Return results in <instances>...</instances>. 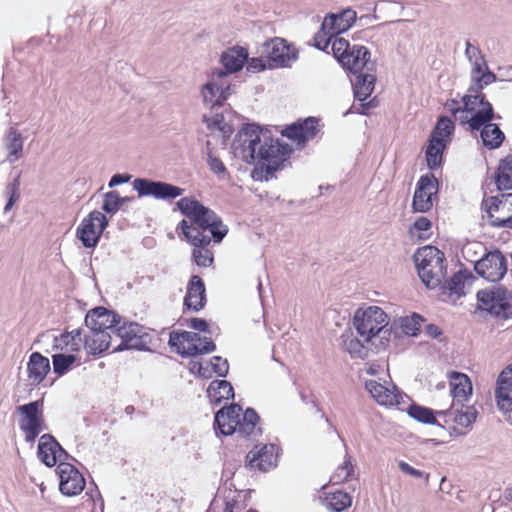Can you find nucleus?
Instances as JSON below:
<instances>
[{"label": "nucleus", "instance_id": "8", "mask_svg": "<svg viewBox=\"0 0 512 512\" xmlns=\"http://www.w3.org/2000/svg\"><path fill=\"white\" fill-rule=\"evenodd\" d=\"M20 415L19 427L25 434V441L34 443L39 434L47 430L44 418V401L38 399L16 407Z\"/></svg>", "mask_w": 512, "mask_h": 512}, {"label": "nucleus", "instance_id": "29", "mask_svg": "<svg viewBox=\"0 0 512 512\" xmlns=\"http://www.w3.org/2000/svg\"><path fill=\"white\" fill-rule=\"evenodd\" d=\"M177 230H181L185 239L193 245L194 249H205L211 242L212 237L203 234L198 226L189 224L185 219L181 220L177 226Z\"/></svg>", "mask_w": 512, "mask_h": 512}, {"label": "nucleus", "instance_id": "62", "mask_svg": "<svg viewBox=\"0 0 512 512\" xmlns=\"http://www.w3.org/2000/svg\"><path fill=\"white\" fill-rule=\"evenodd\" d=\"M232 74L231 72H228V70L226 68H213L209 73H208V81H218L220 83H223L224 82V79L228 76Z\"/></svg>", "mask_w": 512, "mask_h": 512}, {"label": "nucleus", "instance_id": "39", "mask_svg": "<svg viewBox=\"0 0 512 512\" xmlns=\"http://www.w3.org/2000/svg\"><path fill=\"white\" fill-rule=\"evenodd\" d=\"M423 321V316L418 313H413L411 316H406L399 319L398 329H400L401 333L405 335L417 336L420 332L421 323Z\"/></svg>", "mask_w": 512, "mask_h": 512}, {"label": "nucleus", "instance_id": "64", "mask_svg": "<svg viewBox=\"0 0 512 512\" xmlns=\"http://www.w3.org/2000/svg\"><path fill=\"white\" fill-rule=\"evenodd\" d=\"M131 178L132 176L128 173H116L110 178L108 186L110 188L116 187L118 185L129 182Z\"/></svg>", "mask_w": 512, "mask_h": 512}, {"label": "nucleus", "instance_id": "22", "mask_svg": "<svg viewBox=\"0 0 512 512\" xmlns=\"http://www.w3.org/2000/svg\"><path fill=\"white\" fill-rule=\"evenodd\" d=\"M50 369L49 359L43 356L40 352H33L29 356L27 372L32 385L37 386L42 383L50 372Z\"/></svg>", "mask_w": 512, "mask_h": 512}, {"label": "nucleus", "instance_id": "21", "mask_svg": "<svg viewBox=\"0 0 512 512\" xmlns=\"http://www.w3.org/2000/svg\"><path fill=\"white\" fill-rule=\"evenodd\" d=\"M260 421V417L255 409L248 407L242 415V418L235 422L233 428L235 429V433H237L242 438H250L251 436L261 435L262 428L257 427Z\"/></svg>", "mask_w": 512, "mask_h": 512}, {"label": "nucleus", "instance_id": "14", "mask_svg": "<svg viewBox=\"0 0 512 512\" xmlns=\"http://www.w3.org/2000/svg\"><path fill=\"white\" fill-rule=\"evenodd\" d=\"M56 472L59 475V490L65 496H76L85 488V478L72 464L60 462Z\"/></svg>", "mask_w": 512, "mask_h": 512}, {"label": "nucleus", "instance_id": "40", "mask_svg": "<svg viewBox=\"0 0 512 512\" xmlns=\"http://www.w3.org/2000/svg\"><path fill=\"white\" fill-rule=\"evenodd\" d=\"M77 361L75 354L57 353L52 355L53 372L61 377L65 375Z\"/></svg>", "mask_w": 512, "mask_h": 512}, {"label": "nucleus", "instance_id": "30", "mask_svg": "<svg viewBox=\"0 0 512 512\" xmlns=\"http://www.w3.org/2000/svg\"><path fill=\"white\" fill-rule=\"evenodd\" d=\"M210 403L220 405L224 400L234 399V389L227 380H213L207 388Z\"/></svg>", "mask_w": 512, "mask_h": 512}, {"label": "nucleus", "instance_id": "27", "mask_svg": "<svg viewBox=\"0 0 512 512\" xmlns=\"http://www.w3.org/2000/svg\"><path fill=\"white\" fill-rule=\"evenodd\" d=\"M203 105L211 110L218 109L225 104V96L221 94V83L207 81L200 88Z\"/></svg>", "mask_w": 512, "mask_h": 512}, {"label": "nucleus", "instance_id": "16", "mask_svg": "<svg viewBox=\"0 0 512 512\" xmlns=\"http://www.w3.org/2000/svg\"><path fill=\"white\" fill-rule=\"evenodd\" d=\"M242 407L237 403H232L228 406L220 408L214 415V430L216 434L223 436H230L235 433L233 425L238 422Z\"/></svg>", "mask_w": 512, "mask_h": 512}, {"label": "nucleus", "instance_id": "6", "mask_svg": "<svg viewBox=\"0 0 512 512\" xmlns=\"http://www.w3.org/2000/svg\"><path fill=\"white\" fill-rule=\"evenodd\" d=\"M388 323V315L378 306L358 308L353 316V326L357 334L371 345H375L373 339L380 333L390 334L392 332L394 328H387Z\"/></svg>", "mask_w": 512, "mask_h": 512}, {"label": "nucleus", "instance_id": "20", "mask_svg": "<svg viewBox=\"0 0 512 512\" xmlns=\"http://www.w3.org/2000/svg\"><path fill=\"white\" fill-rule=\"evenodd\" d=\"M356 19V12L351 8H346L339 13H328L322 23H327V28L338 37L339 34L350 29Z\"/></svg>", "mask_w": 512, "mask_h": 512}, {"label": "nucleus", "instance_id": "19", "mask_svg": "<svg viewBox=\"0 0 512 512\" xmlns=\"http://www.w3.org/2000/svg\"><path fill=\"white\" fill-rule=\"evenodd\" d=\"M450 386L453 406H462L472 395V383L470 378L461 372L452 371L450 374Z\"/></svg>", "mask_w": 512, "mask_h": 512}, {"label": "nucleus", "instance_id": "37", "mask_svg": "<svg viewBox=\"0 0 512 512\" xmlns=\"http://www.w3.org/2000/svg\"><path fill=\"white\" fill-rule=\"evenodd\" d=\"M460 125H468V129L471 132L478 131L479 128L486 123V112L483 111H471L469 113H458L454 116Z\"/></svg>", "mask_w": 512, "mask_h": 512}, {"label": "nucleus", "instance_id": "52", "mask_svg": "<svg viewBox=\"0 0 512 512\" xmlns=\"http://www.w3.org/2000/svg\"><path fill=\"white\" fill-rule=\"evenodd\" d=\"M212 371L218 377H226L229 372V363L227 359H223L221 356H213L210 360Z\"/></svg>", "mask_w": 512, "mask_h": 512}, {"label": "nucleus", "instance_id": "44", "mask_svg": "<svg viewBox=\"0 0 512 512\" xmlns=\"http://www.w3.org/2000/svg\"><path fill=\"white\" fill-rule=\"evenodd\" d=\"M337 38L328 28L327 23H322L320 29L314 36V46L323 52L329 53L328 48L334 39Z\"/></svg>", "mask_w": 512, "mask_h": 512}, {"label": "nucleus", "instance_id": "3", "mask_svg": "<svg viewBox=\"0 0 512 512\" xmlns=\"http://www.w3.org/2000/svg\"><path fill=\"white\" fill-rule=\"evenodd\" d=\"M176 208L202 231L209 230L215 243H220L228 233V227L209 207L194 197H183L176 202Z\"/></svg>", "mask_w": 512, "mask_h": 512}, {"label": "nucleus", "instance_id": "32", "mask_svg": "<svg viewBox=\"0 0 512 512\" xmlns=\"http://www.w3.org/2000/svg\"><path fill=\"white\" fill-rule=\"evenodd\" d=\"M448 145L447 139H431L428 140V146L425 151L427 166L430 170H437L442 166L443 153Z\"/></svg>", "mask_w": 512, "mask_h": 512}, {"label": "nucleus", "instance_id": "53", "mask_svg": "<svg viewBox=\"0 0 512 512\" xmlns=\"http://www.w3.org/2000/svg\"><path fill=\"white\" fill-rule=\"evenodd\" d=\"M245 63L247 64V71L252 73L262 72L268 68V61L263 55L261 57H248Z\"/></svg>", "mask_w": 512, "mask_h": 512}, {"label": "nucleus", "instance_id": "9", "mask_svg": "<svg viewBox=\"0 0 512 512\" xmlns=\"http://www.w3.org/2000/svg\"><path fill=\"white\" fill-rule=\"evenodd\" d=\"M261 54L268 61L269 69L290 67L298 59L299 51L287 40L274 37L262 44Z\"/></svg>", "mask_w": 512, "mask_h": 512}, {"label": "nucleus", "instance_id": "51", "mask_svg": "<svg viewBox=\"0 0 512 512\" xmlns=\"http://www.w3.org/2000/svg\"><path fill=\"white\" fill-rule=\"evenodd\" d=\"M81 332L82 330L80 328L74 329L71 332H65L60 335V337L54 338V349H63L62 343L64 346H68L71 341H75L76 339H79L81 341Z\"/></svg>", "mask_w": 512, "mask_h": 512}, {"label": "nucleus", "instance_id": "36", "mask_svg": "<svg viewBox=\"0 0 512 512\" xmlns=\"http://www.w3.org/2000/svg\"><path fill=\"white\" fill-rule=\"evenodd\" d=\"M407 412L411 418H413L414 420H416L420 423L428 424V425H437V426L442 427L435 417L436 415H439L437 413L438 411L435 412L431 408L421 406L416 403H412L408 407Z\"/></svg>", "mask_w": 512, "mask_h": 512}, {"label": "nucleus", "instance_id": "1", "mask_svg": "<svg viewBox=\"0 0 512 512\" xmlns=\"http://www.w3.org/2000/svg\"><path fill=\"white\" fill-rule=\"evenodd\" d=\"M235 141L240 143L247 163L258 160L260 166L252 172L256 180L265 178L268 181L277 170L284 168V163L293 153L288 143L274 139L269 129L257 123L244 124L236 134Z\"/></svg>", "mask_w": 512, "mask_h": 512}, {"label": "nucleus", "instance_id": "45", "mask_svg": "<svg viewBox=\"0 0 512 512\" xmlns=\"http://www.w3.org/2000/svg\"><path fill=\"white\" fill-rule=\"evenodd\" d=\"M20 174H18L11 182H9L6 187H5V191H4V194L5 196L7 197V202H6V205L4 207V212L7 213L9 212L13 206L15 205V203L19 200L20 198Z\"/></svg>", "mask_w": 512, "mask_h": 512}, {"label": "nucleus", "instance_id": "58", "mask_svg": "<svg viewBox=\"0 0 512 512\" xmlns=\"http://www.w3.org/2000/svg\"><path fill=\"white\" fill-rule=\"evenodd\" d=\"M202 121L206 124L207 128L217 129L219 130L222 124L225 122L224 116L222 113H216L212 118H209L206 115H203Z\"/></svg>", "mask_w": 512, "mask_h": 512}, {"label": "nucleus", "instance_id": "38", "mask_svg": "<svg viewBox=\"0 0 512 512\" xmlns=\"http://www.w3.org/2000/svg\"><path fill=\"white\" fill-rule=\"evenodd\" d=\"M454 122L446 115H440L437 119L436 125L433 128L429 138L431 139H447L450 142V137L454 133Z\"/></svg>", "mask_w": 512, "mask_h": 512}, {"label": "nucleus", "instance_id": "33", "mask_svg": "<svg viewBox=\"0 0 512 512\" xmlns=\"http://www.w3.org/2000/svg\"><path fill=\"white\" fill-rule=\"evenodd\" d=\"M376 83L375 75L371 73H357L355 81L352 82L353 94L355 99L360 102L365 101L373 93Z\"/></svg>", "mask_w": 512, "mask_h": 512}, {"label": "nucleus", "instance_id": "25", "mask_svg": "<svg viewBox=\"0 0 512 512\" xmlns=\"http://www.w3.org/2000/svg\"><path fill=\"white\" fill-rule=\"evenodd\" d=\"M59 442L49 433L43 434L38 443L37 456L47 467H53L57 463V447Z\"/></svg>", "mask_w": 512, "mask_h": 512}, {"label": "nucleus", "instance_id": "26", "mask_svg": "<svg viewBox=\"0 0 512 512\" xmlns=\"http://www.w3.org/2000/svg\"><path fill=\"white\" fill-rule=\"evenodd\" d=\"M248 58V50L241 46H234L221 54L220 63L228 72L240 71Z\"/></svg>", "mask_w": 512, "mask_h": 512}, {"label": "nucleus", "instance_id": "28", "mask_svg": "<svg viewBox=\"0 0 512 512\" xmlns=\"http://www.w3.org/2000/svg\"><path fill=\"white\" fill-rule=\"evenodd\" d=\"M365 388L380 405L391 406L399 403L395 385L390 389L375 380H368L365 382Z\"/></svg>", "mask_w": 512, "mask_h": 512}, {"label": "nucleus", "instance_id": "18", "mask_svg": "<svg viewBox=\"0 0 512 512\" xmlns=\"http://www.w3.org/2000/svg\"><path fill=\"white\" fill-rule=\"evenodd\" d=\"M206 303L205 283L199 275H192L187 285L184 306L189 310L198 312L205 307Z\"/></svg>", "mask_w": 512, "mask_h": 512}, {"label": "nucleus", "instance_id": "31", "mask_svg": "<svg viewBox=\"0 0 512 512\" xmlns=\"http://www.w3.org/2000/svg\"><path fill=\"white\" fill-rule=\"evenodd\" d=\"M23 143L24 137L22 134L14 126H11L3 138V145L9 152L7 160L10 163H14L21 158Z\"/></svg>", "mask_w": 512, "mask_h": 512}, {"label": "nucleus", "instance_id": "60", "mask_svg": "<svg viewBox=\"0 0 512 512\" xmlns=\"http://www.w3.org/2000/svg\"><path fill=\"white\" fill-rule=\"evenodd\" d=\"M471 76L481 75L486 69H488L487 61L484 55H480L477 58L473 59Z\"/></svg>", "mask_w": 512, "mask_h": 512}, {"label": "nucleus", "instance_id": "10", "mask_svg": "<svg viewBox=\"0 0 512 512\" xmlns=\"http://www.w3.org/2000/svg\"><path fill=\"white\" fill-rule=\"evenodd\" d=\"M439 181L433 173L422 175L414 191L412 199V210L417 213H426L430 211L434 205V201L438 200Z\"/></svg>", "mask_w": 512, "mask_h": 512}, {"label": "nucleus", "instance_id": "4", "mask_svg": "<svg viewBox=\"0 0 512 512\" xmlns=\"http://www.w3.org/2000/svg\"><path fill=\"white\" fill-rule=\"evenodd\" d=\"M413 260L418 275L427 288L435 289L440 286L446 275V258L441 250L432 245L420 247L414 253Z\"/></svg>", "mask_w": 512, "mask_h": 512}, {"label": "nucleus", "instance_id": "42", "mask_svg": "<svg viewBox=\"0 0 512 512\" xmlns=\"http://www.w3.org/2000/svg\"><path fill=\"white\" fill-rule=\"evenodd\" d=\"M202 337L197 332L190 331H172L169 334L168 345L171 348H177V346L183 345L184 342L195 344L197 341H201Z\"/></svg>", "mask_w": 512, "mask_h": 512}, {"label": "nucleus", "instance_id": "35", "mask_svg": "<svg viewBox=\"0 0 512 512\" xmlns=\"http://www.w3.org/2000/svg\"><path fill=\"white\" fill-rule=\"evenodd\" d=\"M352 504V497L343 491L327 493L323 498V505L332 512H343Z\"/></svg>", "mask_w": 512, "mask_h": 512}, {"label": "nucleus", "instance_id": "59", "mask_svg": "<svg viewBox=\"0 0 512 512\" xmlns=\"http://www.w3.org/2000/svg\"><path fill=\"white\" fill-rule=\"evenodd\" d=\"M207 164L211 171L216 174H221L226 172V167L222 160L216 156H213L211 152H208Z\"/></svg>", "mask_w": 512, "mask_h": 512}, {"label": "nucleus", "instance_id": "61", "mask_svg": "<svg viewBox=\"0 0 512 512\" xmlns=\"http://www.w3.org/2000/svg\"><path fill=\"white\" fill-rule=\"evenodd\" d=\"M188 325L195 331L211 333L208 322L203 318L192 317L188 320Z\"/></svg>", "mask_w": 512, "mask_h": 512}, {"label": "nucleus", "instance_id": "34", "mask_svg": "<svg viewBox=\"0 0 512 512\" xmlns=\"http://www.w3.org/2000/svg\"><path fill=\"white\" fill-rule=\"evenodd\" d=\"M459 407L460 408H458V406H453V404H452L448 410L438 411L437 413L439 415L452 416L453 421L455 423H457L458 425L465 427V428L469 427L470 425H472V423L475 422L478 412L473 405L465 406L463 404V407L462 406H459Z\"/></svg>", "mask_w": 512, "mask_h": 512}, {"label": "nucleus", "instance_id": "24", "mask_svg": "<svg viewBox=\"0 0 512 512\" xmlns=\"http://www.w3.org/2000/svg\"><path fill=\"white\" fill-rule=\"evenodd\" d=\"M493 120L489 119L478 130L483 146L489 150L498 149L505 140L504 132L498 124L492 123Z\"/></svg>", "mask_w": 512, "mask_h": 512}, {"label": "nucleus", "instance_id": "13", "mask_svg": "<svg viewBox=\"0 0 512 512\" xmlns=\"http://www.w3.org/2000/svg\"><path fill=\"white\" fill-rule=\"evenodd\" d=\"M132 184L139 197L151 196L156 199L171 200L184 193V189L179 186L147 178H136Z\"/></svg>", "mask_w": 512, "mask_h": 512}, {"label": "nucleus", "instance_id": "47", "mask_svg": "<svg viewBox=\"0 0 512 512\" xmlns=\"http://www.w3.org/2000/svg\"><path fill=\"white\" fill-rule=\"evenodd\" d=\"M353 471L354 468L351 462V457L346 454L343 464L336 469L331 477V481L334 483H342L347 481L352 477Z\"/></svg>", "mask_w": 512, "mask_h": 512}, {"label": "nucleus", "instance_id": "5", "mask_svg": "<svg viewBox=\"0 0 512 512\" xmlns=\"http://www.w3.org/2000/svg\"><path fill=\"white\" fill-rule=\"evenodd\" d=\"M332 53L341 67L353 75L363 72L365 68L372 71L376 67V63L370 60L371 52L366 46L350 45L345 38L334 39Z\"/></svg>", "mask_w": 512, "mask_h": 512}, {"label": "nucleus", "instance_id": "49", "mask_svg": "<svg viewBox=\"0 0 512 512\" xmlns=\"http://www.w3.org/2000/svg\"><path fill=\"white\" fill-rule=\"evenodd\" d=\"M474 106L480 107L476 111L486 112V119H495V111L492 104L487 100L486 94L483 92L473 94Z\"/></svg>", "mask_w": 512, "mask_h": 512}, {"label": "nucleus", "instance_id": "11", "mask_svg": "<svg viewBox=\"0 0 512 512\" xmlns=\"http://www.w3.org/2000/svg\"><path fill=\"white\" fill-rule=\"evenodd\" d=\"M508 270L507 259L499 249L486 252L474 263V271L489 282H498Z\"/></svg>", "mask_w": 512, "mask_h": 512}, {"label": "nucleus", "instance_id": "17", "mask_svg": "<svg viewBox=\"0 0 512 512\" xmlns=\"http://www.w3.org/2000/svg\"><path fill=\"white\" fill-rule=\"evenodd\" d=\"M276 446L274 444H264L258 451H250L246 455V468L258 469L266 472L276 465Z\"/></svg>", "mask_w": 512, "mask_h": 512}, {"label": "nucleus", "instance_id": "56", "mask_svg": "<svg viewBox=\"0 0 512 512\" xmlns=\"http://www.w3.org/2000/svg\"><path fill=\"white\" fill-rule=\"evenodd\" d=\"M461 102L463 103V105L461 106V108H455L452 110V115L453 116H456L458 113H469L471 111H476V108L474 106V100H473V94L472 93H469L468 94H465L462 98H461Z\"/></svg>", "mask_w": 512, "mask_h": 512}, {"label": "nucleus", "instance_id": "7", "mask_svg": "<svg viewBox=\"0 0 512 512\" xmlns=\"http://www.w3.org/2000/svg\"><path fill=\"white\" fill-rule=\"evenodd\" d=\"M476 298L478 310L503 320L512 318V295L505 286L481 289Z\"/></svg>", "mask_w": 512, "mask_h": 512}, {"label": "nucleus", "instance_id": "41", "mask_svg": "<svg viewBox=\"0 0 512 512\" xmlns=\"http://www.w3.org/2000/svg\"><path fill=\"white\" fill-rule=\"evenodd\" d=\"M343 346L345 350L352 356L364 359L367 356V352L365 351V344H367L364 339L360 340L353 336L343 334Z\"/></svg>", "mask_w": 512, "mask_h": 512}, {"label": "nucleus", "instance_id": "63", "mask_svg": "<svg viewBox=\"0 0 512 512\" xmlns=\"http://www.w3.org/2000/svg\"><path fill=\"white\" fill-rule=\"evenodd\" d=\"M190 364H191L190 371L192 373H196L198 376H200L204 379L211 378V376H212L211 372L209 371V369L207 367H203L201 362L192 361Z\"/></svg>", "mask_w": 512, "mask_h": 512}, {"label": "nucleus", "instance_id": "55", "mask_svg": "<svg viewBox=\"0 0 512 512\" xmlns=\"http://www.w3.org/2000/svg\"><path fill=\"white\" fill-rule=\"evenodd\" d=\"M84 346L87 352L91 355H99L103 353V348L99 347V338L96 334H93V336H85Z\"/></svg>", "mask_w": 512, "mask_h": 512}, {"label": "nucleus", "instance_id": "2", "mask_svg": "<svg viewBox=\"0 0 512 512\" xmlns=\"http://www.w3.org/2000/svg\"><path fill=\"white\" fill-rule=\"evenodd\" d=\"M86 327L91 332H101V329H109L121 339L113 352L125 350L150 351L153 337L149 329L137 322L126 321L121 315L103 306L91 309L84 319Z\"/></svg>", "mask_w": 512, "mask_h": 512}, {"label": "nucleus", "instance_id": "46", "mask_svg": "<svg viewBox=\"0 0 512 512\" xmlns=\"http://www.w3.org/2000/svg\"><path fill=\"white\" fill-rule=\"evenodd\" d=\"M506 203L502 201L498 196H492L483 199L482 208L487 213L488 223L492 226V223L497 222V220H501L500 218H496L493 215V211H498L500 209H504Z\"/></svg>", "mask_w": 512, "mask_h": 512}, {"label": "nucleus", "instance_id": "23", "mask_svg": "<svg viewBox=\"0 0 512 512\" xmlns=\"http://www.w3.org/2000/svg\"><path fill=\"white\" fill-rule=\"evenodd\" d=\"M469 279H476L472 272L467 269L459 270L454 273L450 279L446 280L444 283L441 282L438 287L442 294H447L449 296L455 295L457 298H461L466 294L464 291L465 281Z\"/></svg>", "mask_w": 512, "mask_h": 512}, {"label": "nucleus", "instance_id": "57", "mask_svg": "<svg viewBox=\"0 0 512 512\" xmlns=\"http://www.w3.org/2000/svg\"><path fill=\"white\" fill-rule=\"evenodd\" d=\"M174 349H175L176 353L179 354L183 358L197 357L199 355H203V353L201 351V347L197 346L196 344H191L187 348L184 345H180Z\"/></svg>", "mask_w": 512, "mask_h": 512}, {"label": "nucleus", "instance_id": "43", "mask_svg": "<svg viewBox=\"0 0 512 512\" xmlns=\"http://www.w3.org/2000/svg\"><path fill=\"white\" fill-rule=\"evenodd\" d=\"M512 390V363L501 371L496 381L495 399Z\"/></svg>", "mask_w": 512, "mask_h": 512}, {"label": "nucleus", "instance_id": "15", "mask_svg": "<svg viewBox=\"0 0 512 512\" xmlns=\"http://www.w3.org/2000/svg\"><path fill=\"white\" fill-rule=\"evenodd\" d=\"M319 132V119L316 117H307L287 125L281 135L296 142L297 145H305L313 139Z\"/></svg>", "mask_w": 512, "mask_h": 512}, {"label": "nucleus", "instance_id": "50", "mask_svg": "<svg viewBox=\"0 0 512 512\" xmlns=\"http://www.w3.org/2000/svg\"><path fill=\"white\" fill-rule=\"evenodd\" d=\"M192 257L194 262L199 267L207 268L213 263V254L208 249H193Z\"/></svg>", "mask_w": 512, "mask_h": 512}, {"label": "nucleus", "instance_id": "12", "mask_svg": "<svg viewBox=\"0 0 512 512\" xmlns=\"http://www.w3.org/2000/svg\"><path fill=\"white\" fill-rule=\"evenodd\" d=\"M108 224V218L100 211L94 210L81 221L76 236L85 248H95Z\"/></svg>", "mask_w": 512, "mask_h": 512}, {"label": "nucleus", "instance_id": "54", "mask_svg": "<svg viewBox=\"0 0 512 512\" xmlns=\"http://www.w3.org/2000/svg\"><path fill=\"white\" fill-rule=\"evenodd\" d=\"M495 183L497 186V189L502 190H512V175H509L508 172H503L499 170V167L497 168L495 172Z\"/></svg>", "mask_w": 512, "mask_h": 512}, {"label": "nucleus", "instance_id": "48", "mask_svg": "<svg viewBox=\"0 0 512 512\" xmlns=\"http://www.w3.org/2000/svg\"><path fill=\"white\" fill-rule=\"evenodd\" d=\"M119 193L116 190L109 191L103 196V203L101 209L109 214L114 215L120 210Z\"/></svg>", "mask_w": 512, "mask_h": 512}]
</instances>
